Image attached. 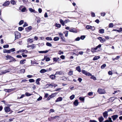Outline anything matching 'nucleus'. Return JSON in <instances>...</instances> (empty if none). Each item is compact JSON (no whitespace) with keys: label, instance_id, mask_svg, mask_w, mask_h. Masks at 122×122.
Here are the masks:
<instances>
[{"label":"nucleus","instance_id":"nucleus-58","mask_svg":"<svg viewBox=\"0 0 122 122\" xmlns=\"http://www.w3.org/2000/svg\"><path fill=\"white\" fill-rule=\"evenodd\" d=\"M60 58L62 59H64L65 58V56L63 55L60 56Z\"/></svg>","mask_w":122,"mask_h":122},{"label":"nucleus","instance_id":"nucleus-63","mask_svg":"<svg viewBox=\"0 0 122 122\" xmlns=\"http://www.w3.org/2000/svg\"><path fill=\"white\" fill-rule=\"evenodd\" d=\"M93 94V92H90L88 93V94L89 96H91Z\"/></svg>","mask_w":122,"mask_h":122},{"label":"nucleus","instance_id":"nucleus-43","mask_svg":"<svg viewBox=\"0 0 122 122\" xmlns=\"http://www.w3.org/2000/svg\"><path fill=\"white\" fill-rule=\"evenodd\" d=\"M91 16L92 17H95V14L94 13L91 12Z\"/></svg>","mask_w":122,"mask_h":122},{"label":"nucleus","instance_id":"nucleus-3","mask_svg":"<svg viewBox=\"0 0 122 122\" xmlns=\"http://www.w3.org/2000/svg\"><path fill=\"white\" fill-rule=\"evenodd\" d=\"M81 72L83 74L86 76H92V74L91 73H89V72H87L85 70H82Z\"/></svg>","mask_w":122,"mask_h":122},{"label":"nucleus","instance_id":"nucleus-29","mask_svg":"<svg viewBox=\"0 0 122 122\" xmlns=\"http://www.w3.org/2000/svg\"><path fill=\"white\" fill-rule=\"evenodd\" d=\"M100 41L102 43H103L106 41L105 39H99Z\"/></svg>","mask_w":122,"mask_h":122},{"label":"nucleus","instance_id":"nucleus-34","mask_svg":"<svg viewBox=\"0 0 122 122\" xmlns=\"http://www.w3.org/2000/svg\"><path fill=\"white\" fill-rule=\"evenodd\" d=\"M24 50H19L17 52V53H19L21 52H24Z\"/></svg>","mask_w":122,"mask_h":122},{"label":"nucleus","instance_id":"nucleus-42","mask_svg":"<svg viewBox=\"0 0 122 122\" xmlns=\"http://www.w3.org/2000/svg\"><path fill=\"white\" fill-rule=\"evenodd\" d=\"M53 61H55L56 62L57 61V58H56V57H54L53 58Z\"/></svg>","mask_w":122,"mask_h":122},{"label":"nucleus","instance_id":"nucleus-13","mask_svg":"<svg viewBox=\"0 0 122 122\" xmlns=\"http://www.w3.org/2000/svg\"><path fill=\"white\" fill-rule=\"evenodd\" d=\"M62 100V98L61 97H60L58 98L56 100V102H59L61 101Z\"/></svg>","mask_w":122,"mask_h":122},{"label":"nucleus","instance_id":"nucleus-24","mask_svg":"<svg viewBox=\"0 0 122 122\" xmlns=\"http://www.w3.org/2000/svg\"><path fill=\"white\" fill-rule=\"evenodd\" d=\"M60 79L64 81H66L67 79L66 78L65 76H63L60 78Z\"/></svg>","mask_w":122,"mask_h":122},{"label":"nucleus","instance_id":"nucleus-30","mask_svg":"<svg viewBox=\"0 0 122 122\" xmlns=\"http://www.w3.org/2000/svg\"><path fill=\"white\" fill-rule=\"evenodd\" d=\"M76 70L79 72H81V70L79 66H78L76 68Z\"/></svg>","mask_w":122,"mask_h":122},{"label":"nucleus","instance_id":"nucleus-45","mask_svg":"<svg viewBox=\"0 0 122 122\" xmlns=\"http://www.w3.org/2000/svg\"><path fill=\"white\" fill-rule=\"evenodd\" d=\"M73 72L72 71H70L68 73V75H72L73 74Z\"/></svg>","mask_w":122,"mask_h":122},{"label":"nucleus","instance_id":"nucleus-18","mask_svg":"<svg viewBox=\"0 0 122 122\" xmlns=\"http://www.w3.org/2000/svg\"><path fill=\"white\" fill-rule=\"evenodd\" d=\"M45 59L46 61H48L51 60L50 58L48 57L47 56H45Z\"/></svg>","mask_w":122,"mask_h":122},{"label":"nucleus","instance_id":"nucleus-15","mask_svg":"<svg viewBox=\"0 0 122 122\" xmlns=\"http://www.w3.org/2000/svg\"><path fill=\"white\" fill-rule=\"evenodd\" d=\"M98 119L100 122H102L104 120V118L102 116H101L98 118Z\"/></svg>","mask_w":122,"mask_h":122},{"label":"nucleus","instance_id":"nucleus-51","mask_svg":"<svg viewBox=\"0 0 122 122\" xmlns=\"http://www.w3.org/2000/svg\"><path fill=\"white\" fill-rule=\"evenodd\" d=\"M29 81L30 82H33L35 81L33 79H30L29 80Z\"/></svg>","mask_w":122,"mask_h":122},{"label":"nucleus","instance_id":"nucleus-7","mask_svg":"<svg viewBox=\"0 0 122 122\" xmlns=\"http://www.w3.org/2000/svg\"><path fill=\"white\" fill-rule=\"evenodd\" d=\"M15 89V88H13L11 89H5L4 90V91L6 92H10L11 91H13Z\"/></svg>","mask_w":122,"mask_h":122},{"label":"nucleus","instance_id":"nucleus-22","mask_svg":"<svg viewBox=\"0 0 122 122\" xmlns=\"http://www.w3.org/2000/svg\"><path fill=\"white\" fill-rule=\"evenodd\" d=\"M25 59L21 60L20 61V63L21 64H23L25 63Z\"/></svg>","mask_w":122,"mask_h":122},{"label":"nucleus","instance_id":"nucleus-47","mask_svg":"<svg viewBox=\"0 0 122 122\" xmlns=\"http://www.w3.org/2000/svg\"><path fill=\"white\" fill-rule=\"evenodd\" d=\"M79 99L81 101H84V97H80L79 98Z\"/></svg>","mask_w":122,"mask_h":122},{"label":"nucleus","instance_id":"nucleus-16","mask_svg":"<svg viewBox=\"0 0 122 122\" xmlns=\"http://www.w3.org/2000/svg\"><path fill=\"white\" fill-rule=\"evenodd\" d=\"M46 71H47V70L44 69H42L40 71V72L42 73H43Z\"/></svg>","mask_w":122,"mask_h":122},{"label":"nucleus","instance_id":"nucleus-23","mask_svg":"<svg viewBox=\"0 0 122 122\" xmlns=\"http://www.w3.org/2000/svg\"><path fill=\"white\" fill-rule=\"evenodd\" d=\"M48 52V51L46 50V51H40L38 52L40 53H47Z\"/></svg>","mask_w":122,"mask_h":122},{"label":"nucleus","instance_id":"nucleus-41","mask_svg":"<svg viewBox=\"0 0 122 122\" xmlns=\"http://www.w3.org/2000/svg\"><path fill=\"white\" fill-rule=\"evenodd\" d=\"M64 33L65 34V36L66 37H67L68 36V31H66L64 32Z\"/></svg>","mask_w":122,"mask_h":122},{"label":"nucleus","instance_id":"nucleus-50","mask_svg":"<svg viewBox=\"0 0 122 122\" xmlns=\"http://www.w3.org/2000/svg\"><path fill=\"white\" fill-rule=\"evenodd\" d=\"M33 40H32V39H29L28 40V42L31 43V42H33Z\"/></svg>","mask_w":122,"mask_h":122},{"label":"nucleus","instance_id":"nucleus-44","mask_svg":"<svg viewBox=\"0 0 122 122\" xmlns=\"http://www.w3.org/2000/svg\"><path fill=\"white\" fill-rule=\"evenodd\" d=\"M101 47V44H99L98 46H97L96 47H95L96 50H97L98 48Z\"/></svg>","mask_w":122,"mask_h":122},{"label":"nucleus","instance_id":"nucleus-46","mask_svg":"<svg viewBox=\"0 0 122 122\" xmlns=\"http://www.w3.org/2000/svg\"><path fill=\"white\" fill-rule=\"evenodd\" d=\"M25 94L27 96H29L31 95V94H30L28 92H26Z\"/></svg>","mask_w":122,"mask_h":122},{"label":"nucleus","instance_id":"nucleus-53","mask_svg":"<svg viewBox=\"0 0 122 122\" xmlns=\"http://www.w3.org/2000/svg\"><path fill=\"white\" fill-rule=\"evenodd\" d=\"M9 46L8 45H6L3 46V47L4 48H6L9 47Z\"/></svg>","mask_w":122,"mask_h":122},{"label":"nucleus","instance_id":"nucleus-28","mask_svg":"<svg viewBox=\"0 0 122 122\" xmlns=\"http://www.w3.org/2000/svg\"><path fill=\"white\" fill-rule=\"evenodd\" d=\"M53 83H52L50 84H47L46 85V86H47V87H52L53 86Z\"/></svg>","mask_w":122,"mask_h":122},{"label":"nucleus","instance_id":"nucleus-61","mask_svg":"<svg viewBox=\"0 0 122 122\" xmlns=\"http://www.w3.org/2000/svg\"><path fill=\"white\" fill-rule=\"evenodd\" d=\"M10 52L14 51H15V49L14 48H13L10 49Z\"/></svg>","mask_w":122,"mask_h":122},{"label":"nucleus","instance_id":"nucleus-27","mask_svg":"<svg viewBox=\"0 0 122 122\" xmlns=\"http://www.w3.org/2000/svg\"><path fill=\"white\" fill-rule=\"evenodd\" d=\"M96 50L95 47L92 48L91 51L93 53L96 51Z\"/></svg>","mask_w":122,"mask_h":122},{"label":"nucleus","instance_id":"nucleus-25","mask_svg":"<svg viewBox=\"0 0 122 122\" xmlns=\"http://www.w3.org/2000/svg\"><path fill=\"white\" fill-rule=\"evenodd\" d=\"M62 74V72L61 71H57L56 72V73L55 74V75H61Z\"/></svg>","mask_w":122,"mask_h":122},{"label":"nucleus","instance_id":"nucleus-59","mask_svg":"<svg viewBox=\"0 0 122 122\" xmlns=\"http://www.w3.org/2000/svg\"><path fill=\"white\" fill-rule=\"evenodd\" d=\"M21 54L22 55V56L24 57H27V55H26L24 54V53H22Z\"/></svg>","mask_w":122,"mask_h":122},{"label":"nucleus","instance_id":"nucleus-10","mask_svg":"<svg viewBox=\"0 0 122 122\" xmlns=\"http://www.w3.org/2000/svg\"><path fill=\"white\" fill-rule=\"evenodd\" d=\"M41 80V79L40 78H38L36 80V84L38 85H40V83L39 82Z\"/></svg>","mask_w":122,"mask_h":122},{"label":"nucleus","instance_id":"nucleus-12","mask_svg":"<svg viewBox=\"0 0 122 122\" xmlns=\"http://www.w3.org/2000/svg\"><path fill=\"white\" fill-rule=\"evenodd\" d=\"M118 116L117 115H115L112 116L113 120H115L118 117Z\"/></svg>","mask_w":122,"mask_h":122},{"label":"nucleus","instance_id":"nucleus-56","mask_svg":"<svg viewBox=\"0 0 122 122\" xmlns=\"http://www.w3.org/2000/svg\"><path fill=\"white\" fill-rule=\"evenodd\" d=\"M70 21L68 19H67L65 20V23H66L68 22H70Z\"/></svg>","mask_w":122,"mask_h":122},{"label":"nucleus","instance_id":"nucleus-32","mask_svg":"<svg viewBox=\"0 0 122 122\" xmlns=\"http://www.w3.org/2000/svg\"><path fill=\"white\" fill-rule=\"evenodd\" d=\"M56 93H55L53 94H52L50 96V97H51V98H52V97H54L56 96Z\"/></svg>","mask_w":122,"mask_h":122},{"label":"nucleus","instance_id":"nucleus-48","mask_svg":"<svg viewBox=\"0 0 122 122\" xmlns=\"http://www.w3.org/2000/svg\"><path fill=\"white\" fill-rule=\"evenodd\" d=\"M46 45L47 46H52V45L50 43L47 42L46 43Z\"/></svg>","mask_w":122,"mask_h":122},{"label":"nucleus","instance_id":"nucleus-62","mask_svg":"<svg viewBox=\"0 0 122 122\" xmlns=\"http://www.w3.org/2000/svg\"><path fill=\"white\" fill-rule=\"evenodd\" d=\"M42 97L40 96L37 99V101H40L42 99Z\"/></svg>","mask_w":122,"mask_h":122},{"label":"nucleus","instance_id":"nucleus-21","mask_svg":"<svg viewBox=\"0 0 122 122\" xmlns=\"http://www.w3.org/2000/svg\"><path fill=\"white\" fill-rule=\"evenodd\" d=\"M100 58V57L99 56H96L93 59V61H95L98 60Z\"/></svg>","mask_w":122,"mask_h":122},{"label":"nucleus","instance_id":"nucleus-8","mask_svg":"<svg viewBox=\"0 0 122 122\" xmlns=\"http://www.w3.org/2000/svg\"><path fill=\"white\" fill-rule=\"evenodd\" d=\"M4 110L5 112H8L10 111V109L9 107H5Z\"/></svg>","mask_w":122,"mask_h":122},{"label":"nucleus","instance_id":"nucleus-5","mask_svg":"<svg viewBox=\"0 0 122 122\" xmlns=\"http://www.w3.org/2000/svg\"><path fill=\"white\" fill-rule=\"evenodd\" d=\"M9 71L7 70L4 71H0V75H2L3 74H5L6 73L9 72Z\"/></svg>","mask_w":122,"mask_h":122},{"label":"nucleus","instance_id":"nucleus-26","mask_svg":"<svg viewBox=\"0 0 122 122\" xmlns=\"http://www.w3.org/2000/svg\"><path fill=\"white\" fill-rule=\"evenodd\" d=\"M56 77V76L55 75H51L50 76V77L52 79H54Z\"/></svg>","mask_w":122,"mask_h":122},{"label":"nucleus","instance_id":"nucleus-49","mask_svg":"<svg viewBox=\"0 0 122 122\" xmlns=\"http://www.w3.org/2000/svg\"><path fill=\"white\" fill-rule=\"evenodd\" d=\"M24 21L23 20H21L19 23V24L20 25H21L24 23Z\"/></svg>","mask_w":122,"mask_h":122},{"label":"nucleus","instance_id":"nucleus-17","mask_svg":"<svg viewBox=\"0 0 122 122\" xmlns=\"http://www.w3.org/2000/svg\"><path fill=\"white\" fill-rule=\"evenodd\" d=\"M10 2L9 1H7L3 4L4 6H6L9 5L10 4Z\"/></svg>","mask_w":122,"mask_h":122},{"label":"nucleus","instance_id":"nucleus-4","mask_svg":"<svg viewBox=\"0 0 122 122\" xmlns=\"http://www.w3.org/2000/svg\"><path fill=\"white\" fill-rule=\"evenodd\" d=\"M15 38H20L21 37L20 34L17 31L15 32Z\"/></svg>","mask_w":122,"mask_h":122},{"label":"nucleus","instance_id":"nucleus-1","mask_svg":"<svg viewBox=\"0 0 122 122\" xmlns=\"http://www.w3.org/2000/svg\"><path fill=\"white\" fill-rule=\"evenodd\" d=\"M6 60H8L10 59V60L9 61V62H11L12 61L15 62L16 61V60H15L14 58L11 56L7 55L6 56Z\"/></svg>","mask_w":122,"mask_h":122},{"label":"nucleus","instance_id":"nucleus-19","mask_svg":"<svg viewBox=\"0 0 122 122\" xmlns=\"http://www.w3.org/2000/svg\"><path fill=\"white\" fill-rule=\"evenodd\" d=\"M104 30L103 29H101L99 30V33L102 34L104 33Z\"/></svg>","mask_w":122,"mask_h":122},{"label":"nucleus","instance_id":"nucleus-55","mask_svg":"<svg viewBox=\"0 0 122 122\" xmlns=\"http://www.w3.org/2000/svg\"><path fill=\"white\" fill-rule=\"evenodd\" d=\"M28 25V24H27V23L25 22L24 23V24L23 25V27H25L26 26H27Z\"/></svg>","mask_w":122,"mask_h":122},{"label":"nucleus","instance_id":"nucleus-33","mask_svg":"<svg viewBox=\"0 0 122 122\" xmlns=\"http://www.w3.org/2000/svg\"><path fill=\"white\" fill-rule=\"evenodd\" d=\"M26 8L25 7L22 8L21 10H20L22 12H24L25 11Z\"/></svg>","mask_w":122,"mask_h":122},{"label":"nucleus","instance_id":"nucleus-37","mask_svg":"<svg viewBox=\"0 0 122 122\" xmlns=\"http://www.w3.org/2000/svg\"><path fill=\"white\" fill-rule=\"evenodd\" d=\"M91 76V78L93 79L94 80H96V77L92 75Z\"/></svg>","mask_w":122,"mask_h":122},{"label":"nucleus","instance_id":"nucleus-57","mask_svg":"<svg viewBox=\"0 0 122 122\" xmlns=\"http://www.w3.org/2000/svg\"><path fill=\"white\" fill-rule=\"evenodd\" d=\"M108 73L109 75H112V73L111 71H109L108 72Z\"/></svg>","mask_w":122,"mask_h":122},{"label":"nucleus","instance_id":"nucleus-11","mask_svg":"<svg viewBox=\"0 0 122 122\" xmlns=\"http://www.w3.org/2000/svg\"><path fill=\"white\" fill-rule=\"evenodd\" d=\"M32 29V27L31 26H29L25 28V30L27 31L28 32L29 31L31 30Z\"/></svg>","mask_w":122,"mask_h":122},{"label":"nucleus","instance_id":"nucleus-64","mask_svg":"<svg viewBox=\"0 0 122 122\" xmlns=\"http://www.w3.org/2000/svg\"><path fill=\"white\" fill-rule=\"evenodd\" d=\"M21 72L24 73L25 71V70L24 69H23L20 70Z\"/></svg>","mask_w":122,"mask_h":122},{"label":"nucleus","instance_id":"nucleus-40","mask_svg":"<svg viewBox=\"0 0 122 122\" xmlns=\"http://www.w3.org/2000/svg\"><path fill=\"white\" fill-rule=\"evenodd\" d=\"M24 29V28L21 27H19L18 28V30L19 31H21L23 30Z\"/></svg>","mask_w":122,"mask_h":122},{"label":"nucleus","instance_id":"nucleus-31","mask_svg":"<svg viewBox=\"0 0 122 122\" xmlns=\"http://www.w3.org/2000/svg\"><path fill=\"white\" fill-rule=\"evenodd\" d=\"M11 4H12L14 5L16 3V2L14 1V0H11L10 1Z\"/></svg>","mask_w":122,"mask_h":122},{"label":"nucleus","instance_id":"nucleus-14","mask_svg":"<svg viewBox=\"0 0 122 122\" xmlns=\"http://www.w3.org/2000/svg\"><path fill=\"white\" fill-rule=\"evenodd\" d=\"M74 104L76 106H77L79 104V102L78 100H75V101L73 102Z\"/></svg>","mask_w":122,"mask_h":122},{"label":"nucleus","instance_id":"nucleus-6","mask_svg":"<svg viewBox=\"0 0 122 122\" xmlns=\"http://www.w3.org/2000/svg\"><path fill=\"white\" fill-rule=\"evenodd\" d=\"M103 115L104 117L105 118H107L108 115L107 112V111H105L103 113Z\"/></svg>","mask_w":122,"mask_h":122},{"label":"nucleus","instance_id":"nucleus-35","mask_svg":"<svg viewBox=\"0 0 122 122\" xmlns=\"http://www.w3.org/2000/svg\"><path fill=\"white\" fill-rule=\"evenodd\" d=\"M106 65L105 64H104L102 65L101 67V68L102 69H104L105 67L106 66Z\"/></svg>","mask_w":122,"mask_h":122},{"label":"nucleus","instance_id":"nucleus-38","mask_svg":"<svg viewBox=\"0 0 122 122\" xmlns=\"http://www.w3.org/2000/svg\"><path fill=\"white\" fill-rule=\"evenodd\" d=\"M29 10L31 12H35V10H34L33 9L31 8H29Z\"/></svg>","mask_w":122,"mask_h":122},{"label":"nucleus","instance_id":"nucleus-9","mask_svg":"<svg viewBox=\"0 0 122 122\" xmlns=\"http://www.w3.org/2000/svg\"><path fill=\"white\" fill-rule=\"evenodd\" d=\"M69 31L74 33H76L77 32V30L74 28L71 29L69 30Z\"/></svg>","mask_w":122,"mask_h":122},{"label":"nucleus","instance_id":"nucleus-39","mask_svg":"<svg viewBox=\"0 0 122 122\" xmlns=\"http://www.w3.org/2000/svg\"><path fill=\"white\" fill-rule=\"evenodd\" d=\"M75 97V95H72L70 97V99L71 100H72Z\"/></svg>","mask_w":122,"mask_h":122},{"label":"nucleus","instance_id":"nucleus-2","mask_svg":"<svg viewBox=\"0 0 122 122\" xmlns=\"http://www.w3.org/2000/svg\"><path fill=\"white\" fill-rule=\"evenodd\" d=\"M97 92L100 94H104L106 93L104 90L100 88L98 89Z\"/></svg>","mask_w":122,"mask_h":122},{"label":"nucleus","instance_id":"nucleus-52","mask_svg":"<svg viewBox=\"0 0 122 122\" xmlns=\"http://www.w3.org/2000/svg\"><path fill=\"white\" fill-rule=\"evenodd\" d=\"M86 28L87 29H91V26L89 25H87L86 26Z\"/></svg>","mask_w":122,"mask_h":122},{"label":"nucleus","instance_id":"nucleus-60","mask_svg":"<svg viewBox=\"0 0 122 122\" xmlns=\"http://www.w3.org/2000/svg\"><path fill=\"white\" fill-rule=\"evenodd\" d=\"M105 15V12H102L101 13V15L102 16H104Z\"/></svg>","mask_w":122,"mask_h":122},{"label":"nucleus","instance_id":"nucleus-20","mask_svg":"<svg viewBox=\"0 0 122 122\" xmlns=\"http://www.w3.org/2000/svg\"><path fill=\"white\" fill-rule=\"evenodd\" d=\"M60 23L62 24L63 26H64L65 25V21H64L60 19Z\"/></svg>","mask_w":122,"mask_h":122},{"label":"nucleus","instance_id":"nucleus-36","mask_svg":"<svg viewBox=\"0 0 122 122\" xmlns=\"http://www.w3.org/2000/svg\"><path fill=\"white\" fill-rule=\"evenodd\" d=\"M58 28H60L61 27V25L60 24L56 23L55 25Z\"/></svg>","mask_w":122,"mask_h":122},{"label":"nucleus","instance_id":"nucleus-54","mask_svg":"<svg viewBox=\"0 0 122 122\" xmlns=\"http://www.w3.org/2000/svg\"><path fill=\"white\" fill-rule=\"evenodd\" d=\"M113 24L112 23H110L109 25V27H112L113 26Z\"/></svg>","mask_w":122,"mask_h":122}]
</instances>
